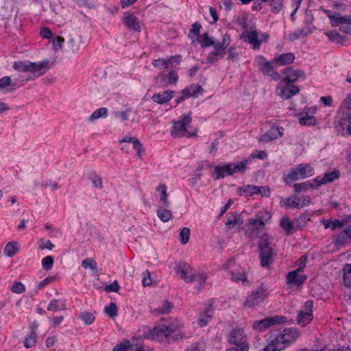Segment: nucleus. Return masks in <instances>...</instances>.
Instances as JSON below:
<instances>
[{"mask_svg":"<svg viewBox=\"0 0 351 351\" xmlns=\"http://www.w3.org/2000/svg\"><path fill=\"white\" fill-rule=\"evenodd\" d=\"M247 162V160H244L237 164L228 163L224 166H215L213 176L215 180H219L231 176L237 171L243 173L246 169Z\"/></svg>","mask_w":351,"mask_h":351,"instance_id":"nucleus-1","label":"nucleus"},{"mask_svg":"<svg viewBox=\"0 0 351 351\" xmlns=\"http://www.w3.org/2000/svg\"><path fill=\"white\" fill-rule=\"evenodd\" d=\"M228 341L234 346L230 347L240 351H249L250 344L245 330L241 328H233L228 335Z\"/></svg>","mask_w":351,"mask_h":351,"instance_id":"nucleus-2","label":"nucleus"},{"mask_svg":"<svg viewBox=\"0 0 351 351\" xmlns=\"http://www.w3.org/2000/svg\"><path fill=\"white\" fill-rule=\"evenodd\" d=\"M260 250V256L261 260V266L267 267L273 263L274 245L269 241V237L264 234L260 239L258 243Z\"/></svg>","mask_w":351,"mask_h":351,"instance_id":"nucleus-3","label":"nucleus"},{"mask_svg":"<svg viewBox=\"0 0 351 351\" xmlns=\"http://www.w3.org/2000/svg\"><path fill=\"white\" fill-rule=\"evenodd\" d=\"M192 121L191 114L189 113L180 117L178 121H173V127L171 134L174 138L191 137L195 136V133L191 134L187 130V127Z\"/></svg>","mask_w":351,"mask_h":351,"instance_id":"nucleus-4","label":"nucleus"},{"mask_svg":"<svg viewBox=\"0 0 351 351\" xmlns=\"http://www.w3.org/2000/svg\"><path fill=\"white\" fill-rule=\"evenodd\" d=\"M241 38L249 43L252 49H258L262 43H266L269 38L267 33H258L256 29H246L241 36Z\"/></svg>","mask_w":351,"mask_h":351,"instance_id":"nucleus-5","label":"nucleus"},{"mask_svg":"<svg viewBox=\"0 0 351 351\" xmlns=\"http://www.w3.org/2000/svg\"><path fill=\"white\" fill-rule=\"evenodd\" d=\"M268 295V289L265 285H261L247 297L243 302V306L246 308H255L264 301Z\"/></svg>","mask_w":351,"mask_h":351,"instance_id":"nucleus-6","label":"nucleus"},{"mask_svg":"<svg viewBox=\"0 0 351 351\" xmlns=\"http://www.w3.org/2000/svg\"><path fill=\"white\" fill-rule=\"evenodd\" d=\"M286 321L287 318L285 317L275 315L261 320L253 321L252 322V328L255 332H261L274 325L284 324Z\"/></svg>","mask_w":351,"mask_h":351,"instance_id":"nucleus-7","label":"nucleus"},{"mask_svg":"<svg viewBox=\"0 0 351 351\" xmlns=\"http://www.w3.org/2000/svg\"><path fill=\"white\" fill-rule=\"evenodd\" d=\"M300 336V332L295 328H287L282 332L278 335L275 338V342L281 350L289 346V344L295 341Z\"/></svg>","mask_w":351,"mask_h":351,"instance_id":"nucleus-8","label":"nucleus"},{"mask_svg":"<svg viewBox=\"0 0 351 351\" xmlns=\"http://www.w3.org/2000/svg\"><path fill=\"white\" fill-rule=\"evenodd\" d=\"M313 174V169L308 165H300L298 167L293 168L285 178V181L287 183L311 176Z\"/></svg>","mask_w":351,"mask_h":351,"instance_id":"nucleus-9","label":"nucleus"},{"mask_svg":"<svg viewBox=\"0 0 351 351\" xmlns=\"http://www.w3.org/2000/svg\"><path fill=\"white\" fill-rule=\"evenodd\" d=\"M313 302L308 300L305 302L303 309L298 311L297 323L305 326L313 319Z\"/></svg>","mask_w":351,"mask_h":351,"instance_id":"nucleus-10","label":"nucleus"},{"mask_svg":"<svg viewBox=\"0 0 351 351\" xmlns=\"http://www.w3.org/2000/svg\"><path fill=\"white\" fill-rule=\"evenodd\" d=\"M167 321V319L162 318L160 319V322L154 326L150 332L152 339L162 341V337L167 338L171 335V333L169 330L167 325L166 324Z\"/></svg>","mask_w":351,"mask_h":351,"instance_id":"nucleus-11","label":"nucleus"},{"mask_svg":"<svg viewBox=\"0 0 351 351\" xmlns=\"http://www.w3.org/2000/svg\"><path fill=\"white\" fill-rule=\"evenodd\" d=\"M265 223L262 219H252L247 224L245 234L250 239H254L258 234L264 230Z\"/></svg>","mask_w":351,"mask_h":351,"instance_id":"nucleus-12","label":"nucleus"},{"mask_svg":"<svg viewBox=\"0 0 351 351\" xmlns=\"http://www.w3.org/2000/svg\"><path fill=\"white\" fill-rule=\"evenodd\" d=\"M348 125H351V112L343 113L335 121V127L337 132L343 136H347Z\"/></svg>","mask_w":351,"mask_h":351,"instance_id":"nucleus-13","label":"nucleus"},{"mask_svg":"<svg viewBox=\"0 0 351 351\" xmlns=\"http://www.w3.org/2000/svg\"><path fill=\"white\" fill-rule=\"evenodd\" d=\"M176 272L186 282L191 283L195 280V274L193 267L187 264L179 265L176 267Z\"/></svg>","mask_w":351,"mask_h":351,"instance_id":"nucleus-14","label":"nucleus"},{"mask_svg":"<svg viewBox=\"0 0 351 351\" xmlns=\"http://www.w3.org/2000/svg\"><path fill=\"white\" fill-rule=\"evenodd\" d=\"M284 134V128L280 126H273L269 131L261 136L259 141L268 143L273 140L282 137Z\"/></svg>","mask_w":351,"mask_h":351,"instance_id":"nucleus-15","label":"nucleus"},{"mask_svg":"<svg viewBox=\"0 0 351 351\" xmlns=\"http://www.w3.org/2000/svg\"><path fill=\"white\" fill-rule=\"evenodd\" d=\"M300 91V88L294 85H288L283 86L279 85L276 88V94L282 99H288L292 96L295 95Z\"/></svg>","mask_w":351,"mask_h":351,"instance_id":"nucleus-16","label":"nucleus"},{"mask_svg":"<svg viewBox=\"0 0 351 351\" xmlns=\"http://www.w3.org/2000/svg\"><path fill=\"white\" fill-rule=\"evenodd\" d=\"M123 21L127 28L134 32H141V27L138 18L131 12H125L123 17Z\"/></svg>","mask_w":351,"mask_h":351,"instance_id":"nucleus-17","label":"nucleus"},{"mask_svg":"<svg viewBox=\"0 0 351 351\" xmlns=\"http://www.w3.org/2000/svg\"><path fill=\"white\" fill-rule=\"evenodd\" d=\"M49 66V61L44 60L38 62H29L30 73H33L35 77H39L48 70Z\"/></svg>","mask_w":351,"mask_h":351,"instance_id":"nucleus-18","label":"nucleus"},{"mask_svg":"<svg viewBox=\"0 0 351 351\" xmlns=\"http://www.w3.org/2000/svg\"><path fill=\"white\" fill-rule=\"evenodd\" d=\"M311 199L308 196H294L287 199L286 205L290 207L302 208L311 203Z\"/></svg>","mask_w":351,"mask_h":351,"instance_id":"nucleus-19","label":"nucleus"},{"mask_svg":"<svg viewBox=\"0 0 351 351\" xmlns=\"http://www.w3.org/2000/svg\"><path fill=\"white\" fill-rule=\"evenodd\" d=\"M283 74L285 75V77L282 80V82L285 83H291L295 82L300 77H304V73L301 70H293L291 67L287 68Z\"/></svg>","mask_w":351,"mask_h":351,"instance_id":"nucleus-20","label":"nucleus"},{"mask_svg":"<svg viewBox=\"0 0 351 351\" xmlns=\"http://www.w3.org/2000/svg\"><path fill=\"white\" fill-rule=\"evenodd\" d=\"M174 91L173 90H164L158 93H155L152 97L153 101L163 104L169 101L173 97Z\"/></svg>","mask_w":351,"mask_h":351,"instance_id":"nucleus-21","label":"nucleus"},{"mask_svg":"<svg viewBox=\"0 0 351 351\" xmlns=\"http://www.w3.org/2000/svg\"><path fill=\"white\" fill-rule=\"evenodd\" d=\"M16 88V82H12L11 77L5 76L0 79V90L10 93L14 90Z\"/></svg>","mask_w":351,"mask_h":351,"instance_id":"nucleus-22","label":"nucleus"},{"mask_svg":"<svg viewBox=\"0 0 351 351\" xmlns=\"http://www.w3.org/2000/svg\"><path fill=\"white\" fill-rule=\"evenodd\" d=\"M299 272H301L300 271H293L289 272L287 274V284H295L297 285H299L302 284L306 278V275H300L299 274Z\"/></svg>","mask_w":351,"mask_h":351,"instance_id":"nucleus-23","label":"nucleus"},{"mask_svg":"<svg viewBox=\"0 0 351 351\" xmlns=\"http://www.w3.org/2000/svg\"><path fill=\"white\" fill-rule=\"evenodd\" d=\"M295 59L292 53H283L274 58V62L277 66H284L291 64Z\"/></svg>","mask_w":351,"mask_h":351,"instance_id":"nucleus-24","label":"nucleus"},{"mask_svg":"<svg viewBox=\"0 0 351 351\" xmlns=\"http://www.w3.org/2000/svg\"><path fill=\"white\" fill-rule=\"evenodd\" d=\"M331 25L333 27L338 26L341 24H351V16H341L339 14L336 15L328 16Z\"/></svg>","mask_w":351,"mask_h":351,"instance_id":"nucleus-25","label":"nucleus"},{"mask_svg":"<svg viewBox=\"0 0 351 351\" xmlns=\"http://www.w3.org/2000/svg\"><path fill=\"white\" fill-rule=\"evenodd\" d=\"M213 317V311L211 307L206 308L202 313L200 314L197 323L200 327H204L208 324Z\"/></svg>","mask_w":351,"mask_h":351,"instance_id":"nucleus-26","label":"nucleus"},{"mask_svg":"<svg viewBox=\"0 0 351 351\" xmlns=\"http://www.w3.org/2000/svg\"><path fill=\"white\" fill-rule=\"evenodd\" d=\"M299 117V123L302 125H316V119L312 116L308 114L305 112H302L298 114Z\"/></svg>","mask_w":351,"mask_h":351,"instance_id":"nucleus-27","label":"nucleus"},{"mask_svg":"<svg viewBox=\"0 0 351 351\" xmlns=\"http://www.w3.org/2000/svg\"><path fill=\"white\" fill-rule=\"evenodd\" d=\"M167 190V187L165 184H160L156 187V191L158 192L160 199L165 207H169L170 206V202L168 200Z\"/></svg>","mask_w":351,"mask_h":351,"instance_id":"nucleus-28","label":"nucleus"},{"mask_svg":"<svg viewBox=\"0 0 351 351\" xmlns=\"http://www.w3.org/2000/svg\"><path fill=\"white\" fill-rule=\"evenodd\" d=\"M141 348L143 349V347L141 345H131L130 341L125 340L123 341L120 344L117 345L112 350V351H128V350H131V351H134L137 350L138 348Z\"/></svg>","mask_w":351,"mask_h":351,"instance_id":"nucleus-29","label":"nucleus"},{"mask_svg":"<svg viewBox=\"0 0 351 351\" xmlns=\"http://www.w3.org/2000/svg\"><path fill=\"white\" fill-rule=\"evenodd\" d=\"M19 251V244L16 241L8 243L3 250L4 254L8 257L14 256Z\"/></svg>","mask_w":351,"mask_h":351,"instance_id":"nucleus-30","label":"nucleus"},{"mask_svg":"<svg viewBox=\"0 0 351 351\" xmlns=\"http://www.w3.org/2000/svg\"><path fill=\"white\" fill-rule=\"evenodd\" d=\"M79 318L85 325H91L95 320V316L93 313L84 311L79 314Z\"/></svg>","mask_w":351,"mask_h":351,"instance_id":"nucleus-31","label":"nucleus"},{"mask_svg":"<svg viewBox=\"0 0 351 351\" xmlns=\"http://www.w3.org/2000/svg\"><path fill=\"white\" fill-rule=\"evenodd\" d=\"M201 29L202 25L197 22H195L192 25L189 34V38L191 39L192 43H194L195 42V36H200L199 32Z\"/></svg>","mask_w":351,"mask_h":351,"instance_id":"nucleus-32","label":"nucleus"},{"mask_svg":"<svg viewBox=\"0 0 351 351\" xmlns=\"http://www.w3.org/2000/svg\"><path fill=\"white\" fill-rule=\"evenodd\" d=\"M169 323L167 325L169 330L172 334L183 327V323L178 318L169 317Z\"/></svg>","mask_w":351,"mask_h":351,"instance_id":"nucleus-33","label":"nucleus"},{"mask_svg":"<svg viewBox=\"0 0 351 351\" xmlns=\"http://www.w3.org/2000/svg\"><path fill=\"white\" fill-rule=\"evenodd\" d=\"M243 223V221L239 217V214L233 213L232 214L226 222V226L229 228H233L237 225H240Z\"/></svg>","mask_w":351,"mask_h":351,"instance_id":"nucleus-34","label":"nucleus"},{"mask_svg":"<svg viewBox=\"0 0 351 351\" xmlns=\"http://www.w3.org/2000/svg\"><path fill=\"white\" fill-rule=\"evenodd\" d=\"M325 34L328 37V38L332 41L336 42L337 43L342 44L346 41V37L339 34L337 31L332 30L330 32H327Z\"/></svg>","mask_w":351,"mask_h":351,"instance_id":"nucleus-35","label":"nucleus"},{"mask_svg":"<svg viewBox=\"0 0 351 351\" xmlns=\"http://www.w3.org/2000/svg\"><path fill=\"white\" fill-rule=\"evenodd\" d=\"M338 177H339V172L338 171H332V172L326 173L320 180H318V178H316V181L319 185L324 184L326 183L332 182L335 179L338 178Z\"/></svg>","mask_w":351,"mask_h":351,"instance_id":"nucleus-36","label":"nucleus"},{"mask_svg":"<svg viewBox=\"0 0 351 351\" xmlns=\"http://www.w3.org/2000/svg\"><path fill=\"white\" fill-rule=\"evenodd\" d=\"M321 223L324 226L326 229L330 228L332 230L337 228H342L343 226V223L338 219H335L334 221L323 219L321 221Z\"/></svg>","mask_w":351,"mask_h":351,"instance_id":"nucleus-37","label":"nucleus"},{"mask_svg":"<svg viewBox=\"0 0 351 351\" xmlns=\"http://www.w3.org/2000/svg\"><path fill=\"white\" fill-rule=\"evenodd\" d=\"M157 216L163 222H167L172 218V213L171 210L158 208L157 209Z\"/></svg>","mask_w":351,"mask_h":351,"instance_id":"nucleus-38","label":"nucleus"},{"mask_svg":"<svg viewBox=\"0 0 351 351\" xmlns=\"http://www.w3.org/2000/svg\"><path fill=\"white\" fill-rule=\"evenodd\" d=\"M108 116V109L106 108H100L94 111L89 117V121L93 122L99 118H106Z\"/></svg>","mask_w":351,"mask_h":351,"instance_id":"nucleus-39","label":"nucleus"},{"mask_svg":"<svg viewBox=\"0 0 351 351\" xmlns=\"http://www.w3.org/2000/svg\"><path fill=\"white\" fill-rule=\"evenodd\" d=\"M13 67L20 72L30 73L29 61L14 62Z\"/></svg>","mask_w":351,"mask_h":351,"instance_id":"nucleus-40","label":"nucleus"},{"mask_svg":"<svg viewBox=\"0 0 351 351\" xmlns=\"http://www.w3.org/2000/svg\"><path fill=\"white\" fill-rule=\"evenodd\" d=\"M199 43L204 48L214 45V40L208 36V33H204L199 37Z\"/></svg>","mask_w":351,"mask_h":351,"instance_id":"nucleus-41","label":"nucleus"},{"mask_svg":"<svg viewBox=\"0 0 351 351\" xmlns=\"http://www.w3.org/2000/svg\"><path fill=\"white\" fill-rule=\"evenodd\" d=\"M191 230L189 228H183L180 230L179 239L182 245L186 244L189 240Z\"/></svg>","mask_w":351,"mask_h":351,"instance_id":"nucleus-42","label":"nucleus"},{"mask_svg":"<svg viewBox=\"0 0 351 351\" xmlns=\"http://www.w3.org/2000/svg\"><path fill=\"white\" fill-rule=\"evenodd\" d=\"M173 308V304L169 301H165L161 306L156 310L158 314H166L171 311Z\"/></svg>","mask_w":351,"mask_h":351,"instance_id":"nucleus-43","label":"nucleus"},{"mask_svg":"<svg viewBox=\"0 0 351 351\" xmlns=\"http://www.w3.org/2000/svg\"><path fill=\"white\" fill-rule=\"evenodd\" d=\"M350 236H348V232L346 229L341 231L335 239V243L337 245H343L348 239H350Z\"/></svg>","mask_w":351,"mask_h":351,"instance_id":"nucleus-44","label":"nucleus"},{"mask_svg":"<svg viewBox=\"0 0 351 351\" xmlns=\"http://www.w3.org/2000/svg\"><path fill=\"white\" fill-rule=\"evenodd\" d=\"M82 265L85 269H90L94 273L97 272V263L93 258H87L82 262Z\"/></svg>","mask_w":351,"mask_h":351,"instance_id":"nucleus-45","label":"nucleus"},{"mask_svg":"<svg viewBox=\"0 0 351 351\" xmlns=\"http://www.w3.org/2000/svg\"><path fill=\"white\" fill-rule=\"evenodd\" d=\"M104 313L110 317L114 318L117 315V307L114 302H111L104 308Z\"/></svg>","mask_w":351,"mask_h":351,"instance_id":"nucleus-46","label":"nucleus"},{"mask_svg":"<svg viewBox=\"0 0 351 351\" xmlns=\"http://www.w3.org/2000/svg\"><path fill=\"white\" fill-rule=\"evenodd\" d=\"M171 63V60H165L163 58H159L158 60H155L152 62V65L154 67L158 68V69H167L169 66V64Z\"/></svg>","mask_w":351,"mask_h":351,"instance_id":"nucleus-47","label":"nucleus"},{"mask_svg":"<svg viewBox=\"0 0 351 351\" xmlns=\"http://www.w3.org/2000/svg\"><path fill=\"white\" fill-rule=\"evenodd\" d=\"M37 341V335L36 334H29V337L25 338L24 340V346L26 348H30L34 347L36 345Z\"/></svg>","mask_w":351,"mask_h":351,"instance_id":"nucleus-48","label":"nucleus"},{"mask_svg":"<svg viewBox=\"0 0 351 351\" xmlns=\"http://www.w3.org/2000/svg\"><path fill=\"white\" fill-rule=\"evenodd\" d=\"M280 226L287 234L291 231L293 227L292 221L286 217L282 218L280 221Z\"/></svg>","mask_w":351,"mask_h":351,"instance_id":"nucleus-49","label":"nucleus"},{"mask_svg":"<svg viewBox=\"0 0 351 351\" xmlns=\"http://www.w3.org/2000/svg\"><path fill=\"white\" fill-rule=\"evenodd\" d=\"M240 192H243L247 195H254L256 194L257 192H260L258 189V186H251V185H246L243 186L240 188Z\"/></svg>","mask_w":351,"mask_h":351,"instance_id":"nucleus-50","label":"nucleus"},{"mask_svg":"<svg viewBox=\"0 0 351 351\" xmlns=\"http://www.w3.org/2000/svg\"><path fill=\"white\" fill-rule=\"evenodd\" d=\"M11 291L14 293H23L25 291V285L21 282H14L11 287Z\"/></svg>","mask_w":351,"mask_h":351,"instance_id":"nucleus-51","label":"nucleus"},{"mask_svg":"<svg viewBox=\"0 0 351 351\" xmlns=\"http://www.w3.org/2000/svg\"><path fill=\"white\" fill-rule=\"evenodd\" d=\"M53 265V258L51 256H46L42 260V266L43 269L48 271L52 268Z\"/></svg>","mask_w":351,"mask_h":351,"instance_id":"nucleus-52","label":"nucleus"},{"mask_svg":"<svg viewBox=\"0 0 351 351\" xmlns=\"http://www.w3.org/2000/svg\"><path fill=\"white\" fill-rule=\"evenodd\" d=\"M232 279L235 282L242 281L245 282L247 281V276L245 271L234 273L232 272Z\"/></svg>","mask_w":351,"mask_h":351,"instance_id":"nucleus-53","label":"nucleus"},{"mask_svg":"<svg viewBox=\"0 0 351 351\" xmlns=\"http://www.w3.org/2000/svg\"><path fill=\"white\" fill-rule=\"evenodd\" d=\"M270 6L274 13L278 14L282 8V0H273L270 2Z\"/></svg>","mask_w":351,"mask_h":351,"instance_id":"nucleus-54","label":"nucleus"},{"mask_svg":"<svg viewBox=\"0 0 351 351\" xmlns=\"http://www.w3.org/2000/svg\"><path fill=\"white\" fill-rule=\"evenodd\" d=\"M208 278V276L205 273H199L195 274V281H197L199 284V286L197 287V289L199 290L202 287V285L205 283Z\"/></svg>","mask_w":351,"mask_h":351,"instance_id":"nucleus-55","label":"nucleus"},{"mask_svg":"<svg viewBox=\"0 0 351 351\" xmlns=\"http://www.w3.org/2000/svg\"><path fill=\"white\" fill-rule=\"evenodd\" d=\"M279 346L275 342V339H272L271 341L264 348L261 349L258 351H280L282 350Z\"/></svg>","mask_w":351,"mask_h":351,"instance_id":"nucleus-56","label":"nucleus"},{"mask_svg":"<svg viewBox=\"0 0 351 351\" xmlns=\"http://www.w3.org/2000/svg\"><path fill=\"white\" fill-rule=\"evenodd\" d=\"M277 66L276 62H274V59L271 61H267L265 64L261 69L262 72L265 74H269V72L271 71L274 67Z\"/></svg>","mask_w":351,"mask_h":351,"instance_id":"nucleus-57","label":"nucleus"},{"mask_svg":"<svg viewBox=\"0 0 351 351\" xmlns=\"http://www.w3.org/2000/svg\"><path fill=\"white\" fill-rule=\"evenodd\" d=\"M132 143L133 147L137 152L138 156L141 157L143 152L144 151L142 144L140 143V141L137 138H135Z\"/></svg>","mask_w":351,"mask_h":351,"instance_id":"nucleus-58","label":"nucleus"},{"mask_svg":"<svg viewBox=\"0 0 351 351\" xmlns=\"http://www.w3.org/2000/svg\"><path fill=\"white\" fill-rule=\"evenodd\" d=\"M91 180L95 187L99 189H101L103 188V180L100 176L95 175L91 178Z\"/></svg>","mask_w":351,"mask_h":351,"instance_id":"nucleus-59","label":"nucleus"},{"mask_svg":"<svg viewBox=\"0 0 351 351\" xmlns=\"http://www.w3.org/2000/svg\"><path fill=\"white\" fill-rule=\"evenodd\" d=\"M47 311H51V312H56L58 311L60 308L58 305V301L56 299H53L50 301L49 304L47 307Z\"/></svg>","mask_w":351,"mask_h":351,"instance_id":"nucleus-60","label":"nucleus"},{"mask_svg":"<svg viewBox=\"0 0 351 351\" xmlns=\"http://www.w3.org/2000/svg\"><path fill=\"white\" fill-rule=\"evenodd\" d=\"M167 84H172L176 83L178 76L176 71H171L167 75Z\"/></svg>","mask_w":351,"mask_h":351,"instance_id":"nucleus-61","label":"nucleus"},{"mask_svg":"<svg viewBox=\"0 0 351 351\" xmlns=\"http://www.w3.org/2000/svg\"><path fill=\"white\" fill-rule=\"evenodd\" d=\"M343 109L347 110L349 112L351 111V92L346 96L343 100L342 105Z\"/></svg>","mask_w":351,"mask_h":351,"instance_id":"nucleus-62","label":"nucleus"},{"mask_svg":"<svg viewBox=\"0 0 351 351\" xmlns=\"http://www.w3.org/2000/svg\"><path fill=\"white\" fill-rule=\"evenodd\" d=\"M120 287L117 281L113 282L112 284L105 287V291L107 292H118Z\"/></svg>","mask_w":351,"mask_h":351,"instance_id":"nucleus-63","label":"nucleus"},{"mask_svg":"<svg viewBox=\"0 0 351 351\" xmlns=\"http://www.w3.org/2000/svg\"><path fill=\"white\" fill-rule=\"evenodd\" d=\"M142 284L144 287L150 286L152 284V280L151 278L150 273L148 270H146L144 273Z\"/></svg>","mask_w":351,"mask_h":351,"instance_id":"nucleus-64","label":"nucleus"}]
</instances>
